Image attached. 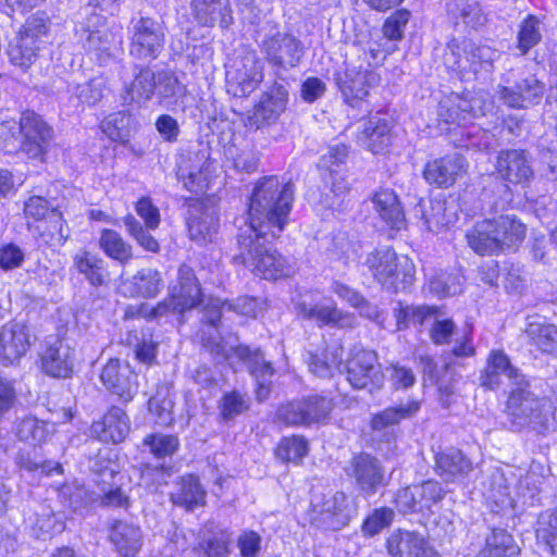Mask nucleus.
I'll list each match as a JSON object with an SVG mask.
<instances>
[{"label":"nucleus","mask_w":557,"mask_h":557,"mask_svg":"<svg viewBox=\"0 0 557 557\" xmlns=\"http://www.w3.org/2000/svg\"><path fill=\"white\" fill-rule=\"evenodd\" d=\"M295 199V187L277 176L261 177L251 191L247 216L238 226H252L257 232L276 237L286 226Z\"/></svg>","instance_id":"f257e3e1"},{"label":"nucleus","mask_w":557,"mask_h":557,"mask_svg":"<svg viewBox=\"0 0 557 557\" xmlns=\"http://www.w3.org/2000/svg\"><path fill=\"white\" fill-rule=\"evenodd\" d=\"M507 418L512 431L531 429L543 433L557 426L556 409L550 398L539 396L528 380L511 387L507 400Z\"/></svg>","instance_id":"f03ea898"},{"label":"nucleus","mask_w":557,"mask_h":557,"mask_svg":"<svg viewBox=\"0 0 557 557\" xmlns=\"http://www.w3.org/2000/svg\"><path fill=\"white\" fill-rule=\"evenodd\" d=\"M269 233L257 232L252 226H238L237 250L234 260L265 280L288 275L285 258L272 247Z\"/></svg>","instance_id":"7ed1b4c3"},{"label":"nucleus","mask_w":557,"mask_h":557,"mask_svg":"<svg viewBox=\"0 0 557 557\" xmlns=\"http://www.w3.org/2000/svg\"><path fill=\"white\" fill-rule=\"evenodd\" d=\"M363 264L387 290L397 293L412 284L414 264L407 256H399L388 246L369 252Z\"/></svg>","instance_id":"20e7f679"},{"label":"nucleus","mask_w":557,"mask_h":557,"mask_svg":"<svg viewBox=\"0 0 557 557\" xmlns=\"http://www.w3.org/2000/svg\"><path fill=\"white\" fill-rule=\"evenodd\" d=\"M166 27L162 20L140 16L132 20L129 55L144 64L157 60L164 50Z\"/></svg>","instance_id":"39448f33"},{"label":"nucleus","mask_w":557,"mask_h":557,"mask_svg":"<svg viewBox=\"0 0 557 557\" xmlns=\"http://www.w3.org/2000/svg\"><path fill=\"white\" fill-rule=\"evenodd\" d=\"M263 79V64L256 50L243 48L226 65L227 92L234 97L250 95Z\"/></svg>","instance_id":"423d86ee"},{"label":"nucleus","mask_w":557,"mask_h":557,"mask_svg":"<svg viewBox=\"0 0 557 557\" xmlns=\"http://www.w3.org/2000/svg\"><path fill=\"white\" fill-rule=\"evenodd\" d=\"M347 381L356 389L379 391L384 384V374L373 350L354 347L345 364Z\"/></svg>","instance_id":"0eeeda50"},{"label":"nucleus","mask_w":557,"mask_h":557,"mask_svg":"<svg viewBox=\"0 0 557 557\" xmlns=\"http://www.w3.org/2000/svg\"><path fill=\"white\" fill-rule=\"evenodd\" d=\"M331 410L330 399L314 395L282 405L276 411V418L287 425L309 426L324 421Z\"/></svg>","instance_id":"6e6552de"},{"label":"nucleus","mask_w":557,"mask_h":557,"mask_svg":"<svg viewBox=\"0 0 557 557\" xmlns=\"http://www.w3.org/2000/svg\"><path fill=\"white\" fill-rule=\"evenodd\" d=\"M315 508L317 524L331 531H339L348 525L358 512L356 499L341 491L324 494Z\"/></svg>","instance_id":"1a4fd4ad"},{"label":"nucleus","mask_w":557,"mask_h":557,"mask_svg":"<svg viewBox=\"0 0 557 557\" xmlns=\"http://www.w3.org/2000/svg\"><path fill=\"white\" fill-rule=\"evenodd\" d=\"M347 474L354 479L358 491L366 497L373 496L389 482L381 460L368 453H359L351 458Z\"/></svg>","instance_id":"9d476101"},{"label":"nucleus","mask_w":557,"mask_h":557,"mask_svg":"<svg viewBox=\"0 0 557 557\" xmlns=\"http://www.w3.org/2000/svg\"><path fill=\"white\" fill-rule=\"evenodd\" d=\"M305 50L304 42L289 33L276 32L262 41V51L268 62L272 66L285 71L296 67L300 63Z\"/></svg>","instance_id":"9b49d317"},{"label":"nucleus","mask_w":557,"mask_h":557,"mask_svg":"<svg viewBox=\"0 0 557 557\" xmlns=\"http://www.w3.org/2000/svg\"><path fill=\"white\" fill-rule=\"evenodd\" d=\"M21 151L42 160L52 140V128L34 111H25L21 114Z\"/></svg>","instance_id":"f8f14e48"},{"label":"nucleus","mask_w":557,"mask_h":557,"mask_svg":"<svg viewBox=\"0 0 557 557\" xmlns=\"http://www.w3.org/2000/svg\"><path fill=\"white\" fill-rule=\"evenodd\" d=\"M421 404L408 399L374 413L370 421L372 436L380 442L389 443L396 436L395 428L405 419H410L420 410Z\"/></svg>","instance_id":"ddd939ff"},{"label":"nucleus","mask_w":557,"mask_h":557,"mask_svg":"<svg viewBox=\"0 0 557 557\" xmlns=\"http://www.w3.org/2000/svg\"><path fill=\"white\" fill-rule=\"evenodd\" d=\"M468 162L458 153H447L425 163L423 177L429 185L437 188H449L467 172Z\"/></svg>","instance_id":"4468645a"},{"label":"nucleus","mask_w":557,"mask_h":557,"mask_svg":"<svg viewBox=\"0 0 557 557\" xmlns=\"http://www.w3.org/2000/svg\"><path fill=\"white\" fill-rule=\"evenodd\" d=\"M235 358L242 361L253 376L257 383V398L262 401L268 398L272 384L274 369L272 364L265 360L264 355L258 348L251 349L246 345H238L231 348Z\"/></svg>","instance_id":"2eb2a0df"},{"label":"nucleus","mask_w":557,"mask_h":557,"mask_svg":"<svg viewBox=\"0 0 557 557\" xmlns=\"http://www.w3.org/2000/svg\"><path fill=\"white\" fill-rule=\"evenodd\" d=\"M545 90V85L535 75H529L512 87L498 85L496 95L509 108L525 109L539 104Z\"/></svg>","instance_id":"dca6fc26"},{"label":"nucleus","mask_w":557,"mask_h":557,"mask_svg":"<svg viewBox=\"0 0 557 557\" xmlns=\"http://www.w3.org/2000/svg\"><path fill=\"white\" fill-rule=\"evenodd\" d=\"M502 376L508 379L511 387L521 385L527 380L503 350L494 349L488 354L486 366L480 373V384L486 389H496L502 384Z\"/></svg>","instance_id":"f3484780"},{"label":"nucleus","mask_w":557,"mask_h":557,"mask_svg":"<svg viewBox=\"0 0 557 557\" xmlns=\"http://www.w3.org/2000/svg\"><path fill=\"white\" fill-rule=\"evenodd\" d=\"M103 385L123 401H131L138 389L137 374L127 362L110 359L100 375Z\"/></svg>","instance_id":"a211bd4d"},{"label":"nucleus","mask_w":557,"mask_h":557,"mask_svg":"<svg viewBox=\"0 0 557 557\" xmlns=\"http://www.w3.org/2000/svg\"><path fill=\"white\" fill-rule=\"evenodd\" d=\"M499 177L513 185H527L533 177L531 158L523 149L500 150L496 158Z\"/></svg>","instance_id":"6ab92c4d"},{"label":"nucleus","mask_w":557,"mask_h":557,"mask_svg":"<svg viewBox=\"0 0 557 557\" xmlns=\"http://www.w3.org/2000/svg\"><path fill=\"white\" fill-rule=\"evenodd\" d=\"M386 548L392 557H441L428 540L414 531H394L386 539Z\"/></svg>","instance_id":"aec40b11"},{"label":"nucleus","mask_w":557,"mask_h":557,"mask_svg":"<svg viewBox=\"0 0 557 557\" xmlns=\"http://www.w3.org/2000/svg\"><path fill=\"white\" fill-rule=\"evenodd\" d=\"M32 345L25 324L9 322L0 330V362L4 366L17 362Z\"/></svg>","instance_id":"412c9836"},{"label":"nucleus","mask_w":557,"mask_h":557,"mask_svg":"<svg viewBox=\"0 0 557 557\" xmlns=\"http://www.w3.org/2000/svg\"><path fill=\"white\" fill-rule=\"evenodd\" d=\"M287 99L286 88L283 85H273L255 106L249 116L250 125L261 128L276 122L286 108Z\"/></svg>","instance_id":"4be33fe9"},{"label":"nucleus","mask_w":557,"mask_h":557,"mask_svg":"<svg viewBox=\"0 0 557 557\" xmlns=\"http://www.w3.org/2000/svg\"><path fill=\"white\" fill-rule=\"evenodd\" d=\"M375 81L376 75L373 72L356 67H347L344 73L336 76V85L345 101L351 107L362 103Z\"/></svg>","instance_id":"5701e85b"},{"label":"nucleus","mask_w":557,"mask_h":557,"mask_svg":"<svg viewBox=\"0 0 557 557\" xmlns=\"http://www.w3.org/2000/svg\"><path fill=\"white\" fill-rule=\"evenodd\" d=\"M460 48L465 60L459 59L455 62L456 70L470 71L474 74H491L494 70V62L499 58V52L486 45H476L471 40H462Z\"/></svg>","instance_id":"b1692460"},{"label":"nucleus","mask_w":557,"mask_h":557,"mask_svg":"<svg viewBox=\"0 0 557 557\" xmlns=\"http://www.w3.org/2000/svg\"><path fill=\"white\" fill-rule=\"evenodd\" d=\"M295 309L298 315L315 322L319 326L348 327L354 324L352 315L339 310L333 302L307 304L298 301L295 305Z\"/></svg>","instance_id":"393cba45"},{"label":"nucleus","mask_w":557,"mask_h":557,"mask_svg":"<svg viewBox=\"0 0 557 557\" xmlns=\"http://www.w3.org/2000/svg\"><path fill=\"white\" fill-rule=\"evenodd\" d=\"M527 344L542 354L557 358V326L541 315L527 318L524 327Z\"/></svg>","instance_id":"a878e982"},{"label":"nucleus","mask_w":557,"mask_h":557,"mask_svg":"<svg viewBox=\"0 0 557 557\" xmlns=\"http://www.w3.org/2000/svg\"><path fill=\"white\" fill-rule=\"evenodd\" d=\"M139 525L125 520H113L109 525V541L121 557H134L143 546Z\"/></svg>","instance_id":"bb28decb"},{"label":"nucleus","mask_w":557,"mask_h":557,"mask_svg":"<svg viewBox=\"0 0 557 557\" xmlns=\"http://www.w3.org/2000/svg\"><path fill=\"white\" fill-rule=\"evenodd\" d=\"M190 8L200 26L212 27L219 23L222 28H226L233 23L228 0H191Z\"/></svg>","instance_id":"cd10ccee"},{"label":"nucleus","mask_w":557,"mask_h":557,"mask_svg":"<svg viewBox=\"0 0 557 557\" xmlns=\"http://www.w3.org/2000/svg\"><path fill=\"white\" fill-rule=\"evenodd\" d=\"M434 470L445 482H455L473 471V462L460 449L448 448L435 455Z\"/></svg>","instance_id":"c85d7f7f"},{"label":"nucleus","mask_w":557,"mask_h":557,"mask_svg":"<svg viewBox=\"0 0 557 557\" xmlns=\"http://www.w3.org/2000/svg\"><path fill=\"white\" fill-rule=\"evenodd\" d=\"M129 419L125 411L119 407H112L101 421L94 422L91 434L104 443H120L129 433Z\"/></svg>","instance_id":"c756f323"},{"label":"nucleus","mask_w":557,"mask_h":557,"mask_svg":"<svg viewBox=\"0 0 557 557\" xmlns=\"http://www.w3.org/2000/svg\"><path fill=\"white\" fill-rule=\"evenodd\" d=\"M74 350L64 341L50 344L41 355V368L54 377H69L74 367Z\"/></svg>","instance_id":"7c9ffc66"},{"label":"nucleus","mask_w":557,"mask_h":557,"mask_svg":"<svg viewBox=\"0 0 557 557\" xmlns=\"http://www.w3.org/2000/svg\"><path fill=\"white\" fill-rule=\"evenodd\" d=\"M448 20L456 28L476 29L484 25L486 17L476 0H445Z\"/></svg>","instance_id":"2f4dec72"},{"label":"nucleus","mask_w":557,"mask_h":557,"mask_svg":"<svg viewBox=\"0 0 557 557\" xmlns=\"http://www.w3.org/2000/svg\"><path fill=\"white\" fill-rule=\"evenodd\" d=\"M156 72L148 64H138L134 67V78L125 88L124 101L146 104L156 95Z\"/></svg>","instance_id":"473e14b6"},{"label":"nucleus","mask_w":557,"mask_h":557,"mask_svg":"<svg viewBox=\"0 0 557 557\" xmlns=\"http://www.w3.org/2000/svg\"><path fill=\"white\" fill-rule=\"evenodd\" d=\"M172 297L180 299L182 307L189 310L201 301V288L191 267L182 264L177 271V282L169 287Z\"/></svg>","instance_id":"72a5a7b5"},{"label":"nucleus","mask_w":557,"mask_h":557,"mask_svg":"<svg viewBox=\"0 0 557 557\" xmlns=\"http://www.w3.org/2000/svg\"><path fill=\"white\" fill-rule=\"evenodd\" d=\"M468 245L479 255H493L503 251L492 219L476 222L467 235Z\"/></svg>","instance_id":"f704fd0d"},{"label":"nucleus","mask_w":557,"mask_h":557,"mask_svg":"<svg viewBox=\"0 0 557 557\" xmlns=\"http://www.w3.org/2000/svg\"><path fill=\"white\" fill-rule=\"evenodd\" d=\"M371 200L380 218L392 228L400 230L405 226V213L393 189L381 188L373 194Z\"/></svg>","instance_id":"c9c22d12"},{"label":"nucleus","mask_w":557,"mask_h":557,"mask_svg":"<svg viewBox=\"0 0 557 557\" xmlns=\"http://www.w3.org/2000/svg\"><path fill=\"white\" fill-rule=\"evenodd\" d=\"M73 267L92 286H101L109 276L106 261L98 255L83 249L73 257Z\"/></svg>","instance_id":"e433bc0d"},{"label":"nucleus","mask_w":557,"mask_h":557,"mask_svg":"<svg viewBox=\"0 0 557 557\" xmlns=\"http://www.w3.org/2000/svg\"><path fill=\"white\" fill-rule=\"evenodd\" d=\"M503 251L516 249L525 238L527 226L515 214H502L492 218Z\"/></svg>","instance_id":"4c0bfd02"},{"label":"nucleus","mask_w":557,"mask_h":557,"mask_svg":"<svg viewBox=\"0 0 557 557\" xmlns=\"http://www.w3.org/2000/svg\"><path fill=\"white\" fill-rule=\"evenodd\" d=\"M478 557H520V547L505 529L495 528L486 535Z\"/></svg>","instance_id":"58836bf2"},{"label":"nucleus","mask_w":557,"mask_h":557,"mask_svg":"<svg viewBox=\"0 0 557 557\" xmlns=\"http://www.w3.org/2000/svg\"><path fill=\"white\" fill-rule=\"evenodd\" d=\"M99 247L104 255L120 264H127L134 257L133 247L120 233L111 228H103L100 232Z\"/></svg>","instance_id":"ea45409f"},{"label":"nucleus","mask_w":557,"mask_h":557,"mask_svg":"<svg viewBox=\"0 0 557 557\" xmlns=\"http://www.w3.org/2000/svg\"><path fill=\"white\" fill-rule=\"evenodd\" d=\"M39 50L38 41L27 34L18 33L8 46V57L10 62L20 67H29L37 58Z\"/></svg>","instance_id":"a19ab883"},{"label":"nucleus","mask_w":557,"mask_h":557,"mask_svg":"<svg viewBox=\"0 0 557 557\" xmlns=\"http://www.w3.org/2000/svg\"><path fill=\"white\" fill-rule=\"evenodd\" d=\"M206 491L196 475L188 474L181 479L180 490L171 495L172 502L187 510L202 506L206 500Z\"/></svg>","instance_id":"79ce46f5"},{"label":"nucleus","mask_w":557,"mask_h":557,"mask_svg":"<svg viewBox=\"0 0 557 557\" xmlns=\"http://www.w3.org/2000/svg\"><path fill=\"white\" fill-rule=\"evenodd\" d=\"M389 132L386 119L373 116L364 124L362 145L373 153H381L391 144Z\"/></svg>","instance_id":"37998d69"},{"label":"nucleus","mask_w":557,"mask_h":557,"mask_svg":"<svg viewBox=\"0 0 557 557\" xmlns=\"http://www.w3.org/2000/svg\"><path fill=\"white\" fill-rule=\"evenodd\" d=\"M101 21L99 15L88 17L86 24L76 29V34L83 47L88 51H106L109 45V34L104 28L98 27Z\"/></svg>","instance_id":"c03bdc74"},{"label":"nucleus","mask_w":557,"mask_h":557,"mask_svg":"<svg viewBox=\"0 0 557 557\" xmlns=\"http://www.w3.org/2000/svg\"><path fill=\"white\" fill-rule=\"evenodd\" d=\"M134 293L144 298L156 297L164 286L161 273L151 268L137 271L132 277Z\"/></svg>","instance_id":"a18cd8bd"},{"label":"nucleus","mask_w":557,"mask_h":557,"mask_svg":"<svg viewBox=\"0 0 557 557\" xmlns=\"http://www.w3.org/2000/svg\"><path fill=\"white\" fill-rule=\"evenodd\" d=\"M536 539L549 553L557 554V509H547L540 513L536 522Z\"/></svg>","instance_id":"49530a36"},{"label":"nucleus","mask_w":557,"mask_h":557,"mask_svg":"<svg viewBox=\"0 0 557 557\" xmlns=\"http://www.w3.org/2000/svg\"><path fill=\"white\" fill-rule=\"evenodd\" d=\"M190 238L196 242H206L216 232L218 218L208 209L193 213L188 220Z\"/></svg>","instance_id":"de8ad7c7"},{"label":"nucleus","mask_w":557,"mask_h":557,"mask_svg":"<svg viewBox=\"0 0 557 557\" xmlns=\"http://www.w3.org/2000/svg\"><path fill=\"white\" fill-rule=\"evenodd\" d=\"M39 239L49 247H61L70 236V230L61 213L49 215V221L39 227Z\"/></svg>","instance_id":"09e8293b"},{"label":"nucleus","mask_w":557,"mask_h":557,"mask_svg":"<svg viewBox=\"0 0 557 557\" xmlns=\"http://www.w3.org/2000/svg\"><path fill=\"white\" fill-rule=\"evenodd\" d=\"M14 431L20 441L34 446L44 442L48 435L46 422L38 420L33 416H26L17 419Z\"/></svg>","instance_id":"8fccbe9b"},{"label":"nucleus","mask_w":557,"mask_h":557,"mask_svg":"<svg viewBox=\"0 0 557 557\" xmlns=\"http://www.w3.org/2000/svg\"><path fill=\"white\" fill-rule=\"evenodd\" d=\"M462 276L457 272L440 271L429 280V290L443 298L461 292Z\"/></svg>","instance_id":"3c124183"},{"label":"nucleus","mask_w":557,"mask_h":557,"mask_svg":"<svg viewBox=\"0 0 557 557\" xmlns=\"http://www.w3.org/2000/svg\"><path fill=\"white\" fill-rule=\"evenodd\" d=\"M421 212L426 228L431 232H437L442 226L448 223L446 219V206L442 199L421 200L417 212Z\"/></svg>","instance_id":"603ef678"},{"label":"nucleus","mask_w":557,"mask_h":557,"mask_svg":"<svg viewBox=\"0 0 557 557\" xmlns=\"http://www.w3.org/2000/svg\"><path fill=\"white\" fill-rule=\"evenodd\" d=\"M69 90L83 104L94 106L103 98L106 91V83L102 77H94L84 83L70 84Z\"/></svg>","instance_id":"864d4df0"},{"label":"nucleus","mask_w":557,"mask_h":557,"mask_svg":"<svg viewBox=\"0 0 557 557\" xmlns=\"http://www.w3.org/2000/svg\"><path fill=\"white\" fill-rule=\"evenodd\" d=\"M143 445L158 459L173 456L180 447V440L173 434L152 433L145 436Z\"/></svg>","instance_id":"5fc2aeb1"},{"label":"nucleus","mask_w":557,"mask_h":557,"mask_svg":"<svg viewBox=\"0 0 557 557\" xmlns=\"http://www.w3.org/2000/svg\"><path fill=\"white\" fill-rule=\"evenodd\" d=\"M342 349L334 347L327 349L325 355H312L309 360L310 371L318 377L325 379L333 375V371L337 369L342 361Z\"/></svg>","instance_id":"6e6d98bb"},{"label":"nucleus","mask_w":557,"mask_h":557,"mask_svg":"<svg viewBox=\"0 0 557 557\" xmlns=\"http://www.w3.org/2000/svg\"><path fill=\"white\" fill-rule=\"evenodd\" d=\"M394 517V510L388 507L373 509L361 524V532L363 536L372 537L377 535L392 524Z\"/></svg>","instance_id":"4d7b16f0"},{"label":"nucleus","mask_w":557,"mask_h":557,"mask_svg":"<svg viewBox=\"0 0 557 557\" xmlns=\"http://www.w3.org/2000/svg\"><path fill=\"white\" fill-rule=\"evenodd\" d=\"M156 94L160 101L172 100L184 94L185 87L172 71L161 70L156 72Z\"/></svg>","instance_id":"13d9d810"},{"label":"nucleus","mask_w":557,"mask_h":557,"mask_svg":"<svg viewBox=\"0 0 557 557\" xmlns=\"http://www.w3.org/2000/svg\"><path fill=\"white\" fill-rule=\"evenodd\" d=\"M275 454L282 461L299 462L308 454V442L302 436L285 437Z\"/></svg>","instance_id":"bf43d9fd"},{"label":"nucleus","mask_w":557,"mask_h":557,"mask_svg":"<svg viewBox=\"0 0 557 557\" xmlns=\"http://www.w3.org/2000/svg\"><path fill=\"white\" fill-rule=\"evenodd\" d=\"M456 330L457 326L453 319L446 318L440 309L429 329V336L437 346L447 345L451 342L453 336L456 334Z\"/></svg>","instance_id":"052dcab7"},{"label":"nucleus","mask_w":557,"mask_h":557,"mask_svg":"<svg viewBox=\"0 0 557 557\" xmlns=\"http://www.w3.org/2000/svg\"><path fill=\"white\" fill-rule=\"evenodd\" d=\"M197 557H228L230 539L228 535L221 533L209 539H202L197 547H194Z\"/></svg>","instance_id":"680f3d73"},{"label":"nucleus","mask_w":557,"mask_h":557,"mask_svg":"<svg viewBox=\"0 0 557 557\" xmlns=\"http://www.w3.org/2000/svg\"><path fill=\"white\" fill-rule=\"evenodd\" d=\"M123 223L128 234L137 242V244L147 251L159 252L160 245L158 240L144 228L141 223L134 215H126Z\"/></svg>","instance_id":"e2e57ef3"},{"label":"nucleus","mask_w":557,"mask_h":557,"mask_svg":"<svg viewBox=\"0 0 557 557\" xmlns=\"http://www.w3.org/2000/svg\"><path fill=\"white\" fill-rule=\"evenodd\" d=\"M133 346L136 360L148 367L156 363L158 343L153 341L152 334L141 332L140 336H138L137 332H135Z\"/></svg>","instance_id":"0e129e2a"},{"label":"nucleus","mask_w":557,"mask_h":557,"mask_svg":"<svg viewBox=\"0 0 557 557\" xmlns=\"http://www.w3.org/2000/svg\"><path fill=\"white\" fill-rule=\"evenodd\" d=\"M456 101L454 108H457L461 112V119L467 124L472 119L484 115V102L483 100L472 92L462 95H451Z\"/></svg>","instance_id":"69168bd1"},{"label":"nucleus","mask_w":557,"mask_h":557,"mask_svg":"<svg viewBox=\"0 0 557 557\" xmlns=\"http://www.w3.org/2000/svg\"><path fill=\"white\" fill-rule=\"evenodd\" d=\"M541 38L540 20L534 15H529L521 24L518 36V48L522 54H525L532 47L540 42Z\"/></svg>","instance_id":"338daca9"},{"label":"nucleus","mask_w":557,"mask_h":557,"mask_svg":"<svg viewBox=\"0 0 557 557\" xmlns=\"http://www.w3.org/2000/svg\"><path fill=\"white\" fill-rule=\"evenodd\" d=\"M445 491L441 483L435 480H426L421 484H416V498L421 510L430 509L433 504L443 499Z\"/></svg>","instance_id":"774afa93"}]
</instances>
